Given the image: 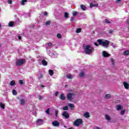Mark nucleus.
Listing matches in <instances>:
<instances>
[{
  "label": "nucleus",
  "mask_w": 129,
  "mask_h": 129,
  "mask_svg": "<svg viewBox=\"0 0 129 129\" xmlns=\"http://www.w3.org/2000/svg\"><path fill=\"white\" fill-rule=\"evenodd\" d=\"M84 50L85 51V54L89 55L94 52V48L90 45H87L84 46Z\"/></svg>",
  "instance_id": "f257e3e1"
},
{
  "label": "nucleus",
  "mask_w": 129,
  "mask_h": 129,
  "mask_svg": "<svg viewBox=\"0 0 129 129\" xmlns=\"http://www.w3.org/2000/svg\"><path fill=\"white\" fill-rule=\"evenodd\" d=\"M97 42L99 43V45H100L101 46H103L105 48H107V47L108 46V44H109V41L107 40H102L98 39L97 40Z\"/></svg>",
  "instance_id": "f03ea898"
},
{
  "label": "nucleus",
  "mask_w": 129,
  "mask_h": 129,
  "mask_svg": "<svg viewBox=\"0 0 129 129\" xmlns=\"http://www.w3.org/2000/svg\"><path fill=\"white\" fill-rule=\"evenodd\" d=\"M26 62V59H19L16 60V66H22Z\"/></svg>",
  "instance_id": "7ed1b4c3"
},
{
  "label": "nucleus",
  "mask_w": 129,
  "mask_h": 129,
  "mask_svg": "<svg viewBox=\"0 0 129 129\" xmlns=\"http://www.w3.org/2000/svg\"><path fill=\"white\" fill-rule=\"evenodd\" d=\"M82 122H83L82 119L81 118L77 119L76 120H75L74 122V125L75 126H79L80 124H82Z\"/></svg>",
  "instance_id": "20e7f679"
},
{
  "label": "nucleus",
  "mask_w": 129,
  "mask_h": 129,
  "mask_svg": "<svg viewBox=\"0 0 129 129\" xmlns=\"http://www.w3.org/2000/svg\"><path fill=\"white\" fill-rule=\"evenodd\" d=\"M74 95H75V94H74V93H70L68 94L67 98L68 99V100H70V101H72V99H73L72 98V96H74Z\"/></svg>",
  "instance_id": "39448f33"
},
{
  "label": "nucleus",
  "mask_w": 129,
  "mask_h": 129,
  "mask_svg": "<svg viewBox=\"0 0 129 129\" xmlns=\"http://www.w3.org/2000/svg\"><path fill=\"white\" fill-rule=\"evenodd\" d=\"M62 116H64L66 119L69 118V114L67 111H64L62 114Z\"/></svg>",
  "instance_id": "423d86ee"
},
{
  "label": "nucleus",
  "mask_w": 129,
  "mask_h": 129,
  "mask_svg": "<svg viewBox=\"0 0 129 129\" xmlns=\"http://www.w3.org/2000/svg\"><path fill=\"white\" fill-rule=\"evenodd\" d=\"M43 123V119H38L36 121V124L37 125H41Z\"/></svg>",
  "instance_id": "0eeeda50"
},
{
  "label": "nucleus",
  "mask_w": 129,
  "mask_h": 129,
  "mask_svg": "<svg viewBox=\"0 0 129 129\" xmlns=\"http://www.w3.org/2000/svg\"><path fill=\"white\" fill-rule=\"evenodd\" d=\"M52 124H53L54 126H59L60 123L58 122V121H54L52 122Z\"/></svg>",
  "instance_id": "6e6552de"
},
{
  "label": "nucleus",
  "mask_w": 129,
  "mask_h": 129,
  "mask_svg": "<svg viewBox=\"0 0 129 129\" xmlns=\"http://www.w3.org/2000/svg\"><path fill=\"white\" fill-rule=\"evenodd\" d=\"M102 55L104 57H109L110 56V54H109L108 53L106 52L105 51H103L102 52Z\"/></svg>",
  "instance_id": "1a4fd4ad"
},
{
  "label": "nucleus",
  "mask_w": 129,
  "mask_h": 129,
  "mask_svg": "<svg viewBox=\"0 0 129 129\" xmlns=\"http://www.w3.org/2000/svg\"><path fill=\"white\" fill-rule=\"evenodd\" d=\"M84 116L86 118H88L90 117V115H89V113L88 112H86L85 113H84Z\"/></svg>",
  "instance_id": "9d476101"
},
{
  "label": "nucleus",
  "mask_w": 129,
  "mask_h": 129,
  "mask_svg": "<svg viewBox=\"0 0 129 129\" xmlns=\"http://www.w3.org/2000/svg\"><path fill=\"white\" fill-rule=\"evenodd\" d=\"M59 98L62 100H65V99H66V97H65V95H64V94H61L59 96Z\"/></svg>",
  "instance_id": "9b49d317"
},
{
  "label": "nucleus",
  "mask_w": 129,
  "mask_h": 129,
  "mask_svg": "<svg viewBox=\"0 0 129 129\" xmlns=\"http://www.w3.org/2000/svg\"><path fill=\"white\" fill-rule=\"evenodd\" d=\"M42 64V65H43V66H47L48 62H47V61H46V60H42L41 61Z\"/></svg>",
  "instance_id": "f8f14e48"
},
{
  "label": "nucleus",
  "mask_w": 129,
  "mask_h": 129,
  "mask_svg": "<svg viewBox=\"0 0 129 129\" xmlns=\"http://www.w3.org/2000/svg\"><path fill=\"white\" fill-rule=\"evenodd\" d=\"M105 118L107 120H111V118H110V116L108 114H105Z\"/></svg>",
  "instance_id": "ddd939ff"
},
{
  "label": "nucleus",
  "mask_w": 129,
  "mask_h": 129,
  "mask_svg": "<svg viewBox=\"0 0 129 129\" xmlns=\"http://www.w3.org/2000/svg\"><path fill=\"white\" fill-rule=\"evenodd\" d=\"M123 85L125 89L129 88V84L127 82H124Z\"/></svg>",
  "instance_id": "4468645a"
},
{
  "label": "nucleus",
  "mask_w": 129,
  "mask_h": 129,
  "mask_svg": "<svg viewBox=\"0 0 129 129\" xmlns=\"http://www.w3.org/2000/svg\"><path fill=\"white\" fill-rule=\"evenodd\" d=\"M98 7V4H93V3L90 4V8H97Z\"/></svg>",
  "instance_id": "2eb2a0df"
},
{
  "label": "nucleus",
  "mask_w": 129,
  "mask_h": 129,
  "mask_svg": "<svg viewBox=\"0 0 129 129\" xmlns=\"http://www.w3.org/2000/svg\"><path fill=\"white\" fill-rule=\"evenodd\" d=\"M20 103L21 105H24V104L26 103V101L24 99H22L20 100Z\"/></svg>",
  "instance_id": "dca6fc26"
},
{
  "label": "nucleus",
  "mask_w": 129,
  "mask_h": 129,
  "mask_svg": "<svg viewBox=\"0 0 129 129\" xmlns=\"http://www.w3.org/2000/svg\"><path fill=\"white\" fill-rule=\"evenodd\" d=\"M67 78L68 79H72V78H73V76H72L71 74H69L67 75Z\"/></svg>",
  "instance_id": "f3484780"
},
{
  "label": "nucleus",
  "mask_w": 129,
  "mask_h": 129,
  "mask_svg": "<svg viewBox=\"0 0 129 129\" xmlns=\"http://www.w3.org/2000/svg\"><path fill=\"white\" fill-rule=\"evenodd\" d=\"M81 8L82 10H83V11H86V6H85L84 5H81Z\"/></svg>",
  "instance_id": "a211bd4d"
},
{
  "label": "nucleus",
  "mask_w": 129,
  "mask_h": 129,
  "mask_svg": "<svg viewBox=\"0 0 129 129\" xmlns=\"http://www.w3.org/2000/svg\"><path fill=\"white\" fill-rule=\"evenodd\" d=\"M123 55H124V56H127V55H129V50L124 51L123 53Z\"/></svg>",
  "instance_id": "6ab92c4d"
},
{
  "label": "nucleus",
  "mask_w": 129,
  "mask_h": 129,
  "mask_svg": "<svg viewBox=\"0 0 129 129\" xmlns=\"http://www.w3.org/2000/svg\"><path fill=\"white\" fill-rule=\"evenodd\" d=\"M6 106V105H5L4 103L0 102V107L2 108V109H5V107Z\"/></svg>",
  "instance_id": "aec40b11"
},
{
  "label": "nucleus",
  "mask_w": 129,
  "mask_h": 129,
  "mask_svg": "<svg viewBox=\"0 0 129 129\" xmlns=\"http://www.w3.org/2000/svg\"><path fill=\"white\" fill-rule=\"evenodd\" d=\"M10 85L11 86H15L16 85V82L15 81H12L10 82Z\"/></svg>",
  "instance_id": "412c9836"
},
{
  "label": "nucleus",
  "mask_w": 129,
  "mask_h": 129,
  "mask_svg": "<svg viewBox=\"0 0 129 129\" xmlns=\"http://www.w3.org/2000/svg\"><path fill=\"white\" fill-rule=\"evenodd\" d=\"M64 18L66 19H68V18H69V14H68V13L67 12L64 13Z\"/></svg>",
  "instance_id": "4be33fe9"
},
{
  "label": "nucleus",
  "mask_w": 129,
  "mask_h": 129,
  "mask_svg": "<svg viewBox=\"0 0 129 129\" xmlns=\"http://www.w3.org/2000/svg\"><path fill=\"white\" fill-rule=\"evenodd\" d=\"M48 72H49V75H50V76H53V74H54L53 71L49 70L48 71Z\"/></svg>",
  "instance_id": "5701e85b"
},
{
  "label": "nucleus",
  "mask_w": 129,
  "mask_h": 129,
  "mask_svg": "<svg viewBox=\"0 0 129 129\" xmlns=\"http://www.w3.org/2000/svg\"><path fill=\"white\" fill-rule=\"evenodd\" d=\"M27 0H22L21 1V5L22 6H25V3H27Z\"/></svg>",
  "instance_id": "b1692460"
},
{
  "label": "nucleus",
  "mask_w": 129,
  "mask_h": 129,
  "mask_svg": "<svg viewBox=\"0 0 129 129\" xmlns=\"http://www.w3.org/2000/svg\"><path fill=\"white\" fill-rule=\"evenodd\" d=\"M110 97H111V95L110 94H106L105 95V98L106 99H109V98H110Z\"/></svg>",
  "instance_id": "393cba45"
},
{
  "label": "nucleus",
  "mask_w": 129,
  "mask_h": 129,
  "mask_svg": "<svg viewBox=\"0 0 129 129\" xmlns=\"http://www.w3.org/2000/svg\"><path fill=\"white\" fill-rule=\"evenodd\" d=\"M122 108V106L121 105H117L116 107L117 110H120Z\"/></svg>",
  "instance_id": "a878e982"
},
{
  "label": "nucleus",
  "mask_w": 129,
  "mask_h": 129,
  "mask_svg": "<svg viewBox=\"0 0 129 129\" xmlns=\"http://www.w3.org/2000/svg\"><path fill=\"white\" fill-rule=\"evenodd\" d=\"M12 93L13 95H17V94H18V93L17 92V91H16V90H13Z\"/></svg>",
  "instance_id": "bb28decb"
},
{
  "label": "nucleus",
  "mask_w": 129,
  "mask_h": 129,
  "mask_svg": "<svg viewBox=\"0 0 129 129\" xmlns=\"http://www.w3.org/2000/svg\"><path fill=\"white\" fill-rule=\"evenodd\" d=\"M9 27H13L14 26V22H10L9 23Z\"/></svg>",
  "instance_id": "cd10ccee"
},
{
  "label": "nucleus",
  "mask_w": 129,
  "mask_h": 129,
  "mask_svg": "<svg viewBox=\"0 0 129 129\" xmlns=\"http://www.w3.org/2000/svg\"><path fill=\"white\" fill-rule=\"evenodd\" d=\"M50 24H51V21H48L46 22H45L44 25H45L46 26H48V25H50Z\"/></svg>",
  "instance_id": "c85d7f7f"
},
{
  "label": "nucleus",
  "mask_w": 129,
  "mask_h": 129,
  "mask_svg": "<svg viewBox=\"0 0 129 129\" xmlns=\"http://www.w3.org/2000/svg\"><path fill=\"white\" fill-rule=\"evenodd\" d=\"M45 112L47 114H50V108H48L46 110H45Z\"/></svg>",
  "instance_id": "c756f323"
},
{
  "label": "nucleus",
  "mask_w": 129,
  "mask_h": 129,
  "mask_svg": "<svg viewBox=\"0 0 129 129\" xmlns=\"http://www.w3.org/2000/svg\"><path fill=\"white\" fill-rule=\"evenodd\" d=\"M41 78H43V74H40L38 76V79H41Z\"/></svg>",
  "instance_id": "7c9ffc66"
},
{
  "label": "nucleus",
  "mask_w": 129,
  "mask_h": 129,
  "mask_svg": "<svg viewBox=\"0 0 129 129\" xmlns=\"http://www.w3.org/2000/svg\"><path fill=\"white\" fill-rule=\"evenodd\" d=\"M78 14V13L76 11H74L73 12V17H75V16H76V15Z\"/></svg>",
  "instance_id": "2f4dec72"
},
{
  "label": "nucleus",
  "mask_w": 129,
  "mask_h": 129,
  "mask_svg": "<svg viewBox=\"0 0 129 129\" xmlns=\"http://www.w3.org/2000/svg\"><path fill=\"white\" fill-rule=\"evenodd\" d=\"M57 37L58 38V39H61V38H62V35H61L60 33H58L57 35Z\"/></svg>",
  "instance_id": "473e14b6"
},
{
  "label": "nucleus",
  "mask_w": 129,
  "mask_h": 129,
  "mask_svg": "<svg viewBox=\"0 0 129 129\" xmlns=\"http://www.w3.org/2000/svg\"><path fill=\"white\" fill-rule=\"evenodd\" d=\"M63 110H68V106H64L62 108Z\"/></svg>",
  "instance_id": "72a5a7b5"
},
{
  "label": "nucleus",
  "mask_w": 129,
  "mask_h": 129,
  "mask_svg": "<svg viewBox=\"0 0 129 129\" xmlns=\"http://www.w3.org/2000/svg\"><path fill=\"white\" fill-rule=\"evenodd\" d=\"M76 32V33H80L81 32V28H78Z\"/></svg>",
  "instance_id": "f704fd0d"
},
{
  "label": "nucleus",
  "mask_w": 129,
  "mask_h": 129,
  "mask_svg": "<svg viewBox=\"0 0 129 129\" xmlns=\"http://www.w3.org/2000/svg\"><path fill=\"white\" fill-rule=\"evenodd\" d=\"M80 76V77H83V76H84V73L83 72H81Z\"/></svg>",
  "instance_id": "c9c22d12"
},
{
  "label": "nucleus",
  "mask_w": 129,
  "mask_h": 129,
  "mask_svg": "<svg viewBox=\"0 0 129 129\" xmlns=\"http://www.w3.org/2000/svg\"><path fill=\"white\" fill-rule=\"evenodd\" d=\"M19 83L21 85H22V84H24V82L22 80H20L19 81Z\"/></svg>",
  "instance_id": "e433bc0d"
},
{
  "label": "nucleus",
  "mask_w": 129,
  "mask_h": 129,
  "mask_svg": "<svg viewBox=\"0 0 129 129\" xmlns=\"http://www.w3.org/2000/svg\"><path fill=\"white\" fill-rule=\"evenodd\" d=\"M125 112V110H124L121 111V112H120L121 115H123V114H124Z\"/></svg>",
  "instance_id": "4c0bfd02"
},
{
  "label": "nucleus",
  "mask_w": 129,
  "mask_h": 129,
  "mask_svg": "<svg viewBox=\"0 0 129 129\" xmlns=\"http://www.w3.org/2000/svg\"><path fill=\"white\" fill-rule=\"evenodd\" d=\"M105 23H106V24H110V21H109L107 19H105Z\"/></svg>",
  "instance_id": "58836bf2"
},
{
  "label": "nucleus",
  "mask_w": 129,
  "mask_h": 129,
  "mask_svg": "<svg viewBox=\"0 0 129 129\" xmlns=\"http://www.w3.org/2000/svg\"><path fill=\"white\" fill-rule=\"evenodd\" d=\"M69 106L71 108H73V107H74V104H69Z\"/></svg>",
  "instance_id": "ea45409f"
},
{
  "label": "nucleus",
  "mask_w": 129,
  "mask_h": 129,
  "mask_svg": "<svg viewBox=\"0 0 129 129\" xmlns=\"http://www.w3.org/2000/svg\"><path fill=\"white\" fill-rule=\"evenodd\" d=\"M112 47L113 48H116V47H117V44H112Z\"/></svg>",
  "instance_id": "a19ab883"
},
{
  "label": "nucleus",
  "mask_w": 129,
  "mask_h": 129,
  "mask_svg": "<svg viewBox=\"0 0 129 129\" xmlns=\"http://www.w3.org/2000/svg\"><path fill=\"white\" fill-rule=\"evenodd\" d=\"M111 62H112V65H114V60L112 58H111Z\"/></svg>",
  "instance_id": "79ce46f5"
},
{
  "label": "nucleus",
  "mask_w": 129,
  "mask_h": 129,
  "mask_svg": "<svg viewBox=\"0 0 129 129\" xmlns=\"http://www.w3.org/2000/svg\"><path fill=\"white\" fill-rule=\"evenodd\" d=\"M12 3L13 1H12V0H8V4H9V5H12Z\"/></svg>",
  "instance_id": "37998d69"
},
{
  "label": "nucleus",
  "mask_w": 129,
  "mask_h": 129,
  "mask_svg": "<svg viewBox=\"0 0 129 129\" xmlns=\"http://www.w3.org/2000/svg\"><path fill=\"white\" fill-rule=\"evenodd\" d=\"M55 116H56V117H57V116H58V111L57 110L55 111Z\"/></svg>",
  "instance_id": "c03bdc74"
},
{
  "label": "nucleus",
  "mask_w": 129,
  "mask_h": 129,
  "mask_svg": "<svg viewBox=\"0 0 129 129\" xmlns=\"http://www.w3.org/2000/svg\"><path fill=\"white\" fill-rule=\"evenodd\" d=\"M42 96H40V95H39V96H38V99H39V100H41V99H42Z\"/></svg>",
  "instance_id": "a18cd8bd"
},
{
  "label": "nucleus",
  "mask_w": 129,
  "mask_h": 129,
  "mask_svg": "<svg viewBox=\"0 0 129 129\" xmlns=\"http://www.w3.org/2000/svg\"><path fill=\"white\" fill-rule=\"evenodd\" d=\"M44 16H47L48 15V13L47 12H45L44 13Z\"/></svg>",
  "instance_id": "49530a36"
},
{
  "label": "nucleus",
  "mask_w": 129,
  "mask_h": 129,
  "mask_svg": "<svg viewBox=\"0 0 129 129\" xmlns=\"http://www.w3.org/2000/svg\"><path fill=\"white\" fill-rule=\"evenodd\" d=\"M48 46H49V47H51V46H52V43H48Z\"/></svg>",
  "instance_id": "de8ad7c7"
},
{
  "label": "nucleus",
  "mask_w": 129,
  "mask_h": 129,
  "mask_svg": "<svg viewBox=\"0 0 129 129\" xmlns=\"http://www.w3.org/2000/svg\"><path fill=\"white\" fill-rule=\"evenodd\" d=\"M73 20H74V17H72L71 19V22H73Z\"/></svg>",
  "instance_id": "09e8293b"
},
{
  "label": "nucleus",
  "mask_w": 129,
  "mask_h": 129,
  "mask_svg": "<svg viewBox=\"0 0 129 129\" xmlns=\"http://www.w3.org/2000/svg\"><path fill=\"white\" fill-rule=\"evenodd\" d=\"M58 92H56V93H55V96H58Z\"/></svg>",
  "instance_id": "8fccbe9b"
},
{
  "label": "nucleus",
  "mask_w": 129,
  "mask_h": 129,
  "mask_svg": "<svg viewBox=\"0 0 129 129\" xmlns=\"http://www.w3.org/2000/svg\"><path fill=\"white\" fill-rule=\"evenodd\" d=\"M94 45H95V46H98V44H97V43H96V42H95V43H94Z\"/></svg>",
  "instance_id": "3c124183"
},
{
  "label": "nucleus",
  "mask_w": 129,
  "mask_h": 129,
  "mask_svg": "<svg viewBox=\"0 0 129 129\" xmlns=\"http://www.w3.org/2000/svg\"><path fill=\"white\" fill-rule=\"evenodd\" d=\"M51 57H54V53H50Z\"/></svg>",
  "instance_id": "603ef678"
},
{
  "label": "nucleus",
  "mask_w": 129,
  "mask_h": 129,
  "mask_svg": "<svg viewBox=\"0 0 129 129\" xmlns=\"http://www.w3.org/2000/svg\"><path fill=\"white\" fill-rule=\"evenodd\" d=\"M18 39H19V40H21V39H22V37L18 36Z\"/></svg>",
  "instance_id": "864d4df0"
},
{
  "label": "nucleus",
  "mask_w": 129,
  "mask_h": 129,
  "mask_svg": "<svg viewBox=\"0 0 129 129\" xmlns=\"http://www.w3.org/2000/svg\"><path fill=\"white\" fill-rule=\"evenodd\" d=\"M120 1H121V0H116V2L117 3H119V2H120Z\"/></svg>",
  "instance_id": "5fc2aeb1"
},
{
  "label": "nucleus",
  "mask_w": 129,
  "mask_h": 129,
  "mask_svg": "<svg viewBox=\"0 0 129 129\" xmlns=\"http://www.w3.org/2000/svg\"><path fill=\"white\" fill-rule=\"evenodd\" d=\"M31 61H32L33 62H34V61H35V59L34 58H32L31 59Z\"/></svg>",
  "instance_id": "6e6d98bb"
},
{
  "label": "nucleus",
  "mask_w": 129,
  "mask_h": 129,
  "mask_svg": "<svg viewBox=\"0 0 129 129\" xmlns=\"http://www.w3.org/2000/svg\"><path fill=\"white\" fill-rule=\"evenodd\" d=\"M40 87H43V88H44V87H45V86H44V85H41V86H40Z\"/></svg>",
  "instance_id": "4d7b16f0"
},
{
  "label": "nucleus",
  "mask_w": 129,
  "mask_h": 129,
  "mask_svg": "<svg viewBox=\"0 0 129 129\" xmlns=\"http://www.w3.org/2000/svg\"><path fill=\"white\" fill-rule=\"evenodd\" d=\"M127 22L128 23V24H129V19L127 20Z\"/></svg>",
  "instance_id": "13d9d810"
},
{
  "label": "nucleus",
  "mask_w": 129,
  "mask_h": 129,
  "mask_svg": "<svg viewBox=\"0 0 129 129\" xmlns=\"http://www.w3.org/2000/svg\"><path fill=\"white\" fill-rule=\"evenodd\" d=\"M111 33H112V31H109V34H111Z\"/></svg>",
  "instance_id": "bf43d9fd"
},
{
  "label": "nucleus",
  "mask_w": 129,
  "mask_h": 129,
  "mask_svg": "<svg viewBox=\"0 0 129 129\" xmlns=\"http://www.w3.org/2000/svg\"><path fill=\"white\" fill-rule=\"evenodd\" d=\"M64 127H67V126L64 125Z\"/></svg>",
  "instance_id": "052dcab7"
},
{
  "label": "nucleus",
  "mask_w": 129,
  "mask_h": 129,
  "mask_svg": "<svg viewBox=\"0 0 129 129\" xmlns=\"http://www.w3.org/2000/svg\"><path fill=\"white\" fill-rule=\"evenodd\" d=\"M70 91H72V90H71Z\"/></svg>",
  "instance_id": "680f3d73"
}]
</instances>
